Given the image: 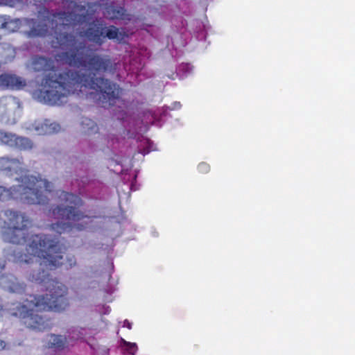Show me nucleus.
Listing matches in <instances>:
<instances>
[{
    "label": "nucleus",
    "mask_w": 355,
    "mask_h": 355,
    "mask_svg": "<svg viewBox=\"0 0 355 355\" xmlns=\"http://www.w3.org/2000/svg\"><path fill=\"white\" fill-rule=\"evenodd\" d=\"M93 6V3L82 5L70 1L67 7L70 11L54 12L41 7L37 12V19H17L21 26L28 28L24 31L28 38L44 37L49 33L51 27L54 34L52 46L63 51L56 55L57 60L88 72L83 73L67 69L57 75L52 59L39 55L33 57V69L46 73L42 80V89L37 91L40 101L60 105L67 102L69 95H79L86 89L98 93V100L103 107L113 105L119 99L121 89L118 84L103 77H96L97 74L114 72L115 67L111 60L107 56L88 53L84 42H78L73 33L62 31L69 26L74 27L86 22L89 15H93L88 12L87 7L91 8Z\"/></svg>",
    "instance_id": "f257e3e1"
},
{
    "label": "nucleus",
    "mask_w": 355,
    "mask_h": 355,
    "mask_svg": "<svg viewBox=\"0 0 355 355\" xmlns=\"http://www.w3.org/2000/svg\"><path fill=\"white\" fill-rule=\"evenodd\" d=\"M31 281L44 286L49 292L46 295H29L24 302L12 303L8 308L12 316L19 318L29 329L44 331L49 325L47 320L35 312L53 311L60 312L69 306L67 297V288L61 282L50 277L48 271H42L31 275Z\"/></svg>",
    "instance_id": "f03ea898"
},
{
    "label": "nucleus",
    "mask_w": 355,
    "mask_h": 355,
    "mask_svg": "<svg viewBox=\"0 0 355 355\" xmlns=\"http://www.w3.org/2000/svg\"><path fill=\"white\" fill-rule=\"evenodd\" d=\"M63 247L59 240L47 234L32 235L26 248V253L13 251V255L19 262L30 263L34 257L40 260V266L47 270L63 266L68 270L76 264L74 256H63Z\"/></svg>",
    "instance_id": "7ed1b4c3"
},
{
    "label": "nucleus",
    "mask_w": 355,
    "mask_h": 355,
    "mask_svg": "<svg viewBox=\"0 0 355 355\" xmlns=\"http://www.w3.org/2000/svg\"><path fill=\"white\" fill-rule=\"evenodd\" d=\"M19 184L10 188L0 186V200L19 199L28 205H46L47 193L53 189L51 182L33 175H24L17 179Z\"/></svg>",
    "instance_id": "20e7f679"
},
{
    "label": "nucleus",
    "mask_w": 355,
    "mask_h": 355,
    "mask_svg": "<svg viewBox=\"0 0 355 355\" xmlns=\"http://www.w3.org/2000/svg\"><path fill=\"white\" fill-rule=\"evenodd\" d=\"M60 201L66 206L57 205L52 209V215L58 220H65L67 222L58 221L51 224V228L59 234L71 231L73 228L78 231L85 230L90 217L78 209L83 204L82 199L72 193L60 191L58 196Z\"/></svg>",
    "instance_id": "39448f33"
},
{
    "label": "nucleus",
    "mask_w": 355,
    "mask_h": 355,
    "mask_svg": "<svg viewBox=\"0 0 355 355\" xmlns=\"http://www.w3.org/2000/svg\"><path fill=\"white\" fill-rule=\"evenodd\" d=\"M4 216L6 227L3 233V240L13 244H24L31 220L26 214L12 209L5 211Z\"/></svg>",
    "instance_id": "423d86ee"
},
{
    "label": "nucleus",
    "mask_w": 355,
    "mask_h": 355,
    "mask_svg": "<svg viewBox=\"0 0 355 355\" xmlns=\"http://www.w3.org/2000/svg\"><path fill=\"white\" fill-rule=\"evenodd\" d=\"M80 35L99 46H102L107 39L121 42L128 37V34L124 31H120L114 25L106 26V24L101 19H96L88 23L87 28L80 33Z\"/></svg>",
    "instance_id": "0eeeda50"
},
{
    "label": "nucleus",
    "mask_w": 355,
    "mask_h": 355,
    "mask_svg": "<svg viewBox=\"0 0 355 355\" xmlns=\"http://www.w3.org/2000/svg\"><path fill=\"white\" fill-rule=\"evenodd\" d=\"M0 286L13 293L21 294L25 291L26 285L19 282L12 274H0Z\"/></svg>",
    "instance_id": "6e6552de"
},
{
    "label": "nucleus",
    "mask_w": 355,
    "mask_h": 355,
    "mask_svg": "<svg viewBox=\"0 0 355 355\" xmlns=\"http://www.w3.org/2000/svg\"><path fill=\"white\" fill-rule=\"evenodd\" d=\"M26 85L22 78L10 73L0 74V87L3 89L19 90Z\"/></svg>",
    "instance_id": "1a4fd4ad"
},
{
    "label": "nucleus",
    "mask_w": 355,
    "mask_h": 355,
    "mask_svg": "<svg viewBox=\"0 0 355 355\" xmlns=\"http://www.w3.org/2000/svg\"><path fill=\"white\" fill-rule=\"evenodd\" d=\"M22 159L0 157V171L6 175L11 176L22 172Z\"/></svg>",
    "instance_id": "9d476101"
},
{
    "label": "nucleus",
    "mask_w": 355,
    "mask_h": 355,
    "mask_svg": "<svg viewBox=\"0 0 355 355\" xmlns=\"http://www.w3.org/2000/svg\"><path fill=\"white\" fill-rule=\"evenodd\" d=\"M103 15L110 20L124 19L127 15L124 6H115L114 3L106 4Z\"/></svg>",
    "instance_id": "9b49d317"
},
{
    "label": "nucleus",
    "mask_w": 355,
    "mask_h": 355,
    "mask_svg": "<svg viewBox=\"0 0 355 355\" xmlns=\"http://www.w3.org/2000/svg\"><path fill=\"white\" fill-rule=\"evenodd\" d=\"M67 338L61 335L51 334L48 339L47 346L49 348L56 350H62L67 346Z\"/></svg>",
    "instance_id": "f8f14e48"
},
{
    "label": "nucleus",
    "mask_w": 355,
    "mask_h": 355,
    "mask_svg": "<svg viewBox=\"0 0 355 355\" xmlns=\"http://www.w3.org/2000/svg\"><path fill=\"white\" fill-rule=\"evenodd\" d=\"M33 144L31 139L24 137L16 135L12 147L21 150H28L32 149Z\"/></svg>",
    "instance_id": "ddd939ff"
},
{
    "label": "nucleus",
    "mask_w": 355,
    "mask_h": 355,
    "mask_svg": "<svg viewBox=\"0 0 355 355\" xmlns=\"http://www.w3.org/2000/svg\"><path fill=\"white\" fill-rule=\"evenodd\" d=\"M83 130L85 133L90 135L96 133L98 130L97 124L90 119L85 118L81 122Z\"/></svg>",
    "instance_id": "4468645a"
},
{
    "label": "nucleus",
    "mask_w": 355,
    "mask_h": 355,
    "mask_svg": "<svg viewBox=\"0 0 355 355\" xmlns=\"http://www.w3.org/2000/svg\"><path fill=\"white\" fill-rule=\"evenodd\" d=\"M16 135L0 129V142L2 144L12 147Z\"/></svg>",
    "instance_id": "2eb2a0df"
},
{
    "label": "nucleus",
    "mask_w": 355,
    "mask_h": 355,
    "mask_svg": "<svg viewBox=\"0 0 355 355\" xmlns=\"http://www.w3.org/2000/svg\"><path fill=\"white\" fill-rule=\"evenodd\" d=\"M7 1L12 5H14V4H16L18 3H26V4H33L35 6H40L44 3V2H39V1H37L36 0H27L26 1H20V0H7Z\"/></svg>",
    "instance_id": "dca6fc26"
},
{
    "label": "nucleus",
    "mask_w": 355,
    "mask_h": 355,
    "mask_svg": "<svg viewBox=\"0 0 355 355\" xmlns=\"http://www.w3.org/2000/svg\"><path fill=\"white\" fill-rule=\"evenodd\" d=\"M123 343L125 346H127L128 347V350L129 351V352L130 354H134L135 353V352L137 350V346L136 343H130V342H127L125 340L123 341Z\"/></svg>",
    "instance_id": "f3484780"
},
{
    "label": "nucleus",
    "mask_w": 355,
    "mask_h": 355,
    "mask_svg": "<svg viewBox=\"0 0 355 355\" xmlns=\"http://www.w3.org/2000/svg\"><path fill=\"white\" fill-rule=\"evenodd\" d=\"M198 170L199 171V172H200L202 173H208L209 171L210 166L207 163L202 162V163L198 164Z\"/></svg>",
    "instance_id": "a211bd4d"
},
{
    "label": "nucleus",
    "mask_w": 355,
    "mask_h": 355,
    "mask_svg": "<svg viewBox=\"0 0 355 355\" xmlns=\"http://www.w3.org/2000/svg\"><path fill=\"white\" fill-rule=\"evenodd\" d=\"M49 129V133H55L59 132L61 128L60 125L58 123H51Z\"/></svg>",
    "instance_id": "6ab92c4d"
},
{
    "label": "nucleus",
    "mask_w": 355,
    "mask_h": 355,
    "mask_svg": "<svg viewBox=\"0 0 355 355\" xmlns=\"http://www.w3.org/2000/svg\"><path fill=\"white\" fill-rule=\"evenodd\" d=\"M6 266V261L0 259V272L5 268Z\"/></svg>",
    "instance_id": "aec40b11"
},
{
    "label": "nucleus",
    "mask_w": 355,
    "mask_h": 355,
    "mask_svg": "<svg viewBox=\"0 0 355 355\" xmlns=\"http://www.w3.org/2000/svg\"><path fill=\"white\" fill-rule=\"evenodd\" d=\"M124 327H126L128 329H132V324L127 320L124 321Z\"/></svg>",
    "instance_id": "412c9836"
},
{
    "label": "nucleus",
    "mask_w": 355,
    "mask_h": 355,
    "mask_svg": "<svg viewBox=\"0 0 355 355\" xmlns=\"http://www.w3.org/2000/svg\"><path fill=\"white\" fill-rule=\"evenodd\" d=\"M6 343L5 341L0 340V350L3 349L6 347Z\"/></svg>",
    "instance_id": "4be33fe9"
}]
</instances>
